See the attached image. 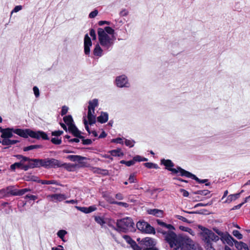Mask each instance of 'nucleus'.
<instances>
[{"instance_id": "1", "label": "nucleus", "mask_w": 250, "mask_h": 250, "mask_svg": "<svg viewBox=\"0 0 250 250\" xmlns=\"http://www.w3.org/2000/svg\"><path fill=\"white\" fill-rule=\"evenodd\" d=\"M165 240L173 250H197L193 241L184 235H177L173 231L165 233Z\"/></svg>"}, {"instance_id": "2", "label": "nucleus", "mask_w": 250, "mask_h": 250, "mask_svg": "<svg viewBox=\"0 0 250 250\" xmlns=\"http://www.w3.org/2000/svg\"><path fill=\"white\" fill-rule=\"evenodd\" d=\"M2 133L1 137L10 138L13 137V133H14L21 137L27 138L30 136L33 138L40 139L42 138L43 140H49L47 135L42 131H33L29 129H14V128H0Z\"/></svg>"}, {"instance_id": "3", "label": "nucleus", "mask_w": 250, "mask_h": 250, "mask_svg": "<svg viewBox=\"0 0 250 250\" xmlns=\"http://www.w3.org/2000/svg\"><path fill=\"white\" fill-rule=\"evenodd\" d=\"M97 33L99 43L103 48L105 51L111 50L116 40L114 30L106 26L104 28H99Z\"/></svg>"}, {"instance_id": "4", "label": "nucleus", "mask_w": 250, "mask_h": 250, "mask_svg": "<svg viewBox=\"0 0 250 250\" xmlns=\"http://www.w3.org/2000/svg\"><path fill=\"white\" fill-rule=\"evenodd\" d=\"M198 228L202 231L200 234L202 240L205 243L207 250H215L212 247L211 241L216 242L219 239V237L215 235L211 230L203 226H199Z\"/></svg>"}, {"instance_id": "5", "label": "nucleus", "mask_w": 250, "mask_h": 250, "mask_svg": "<svg viewBox=\"0 0 250 250\" xmlns=\"http://www.w3.org/2000/svg\"><path fill=\"white\" fill-rule=\"evenodd\" d=\"M116 229L119 232H126L134 230V223L130 217H125L118 220L116 223Z\"/></svg>"}, {"instance_id": "6", "label": "nucleus", "mask_w": 250, "mask_h": 250, "mask_svg": "<svg viewBox=\"0 0 250 250\" xmlns=\"http://www.w3.org/2000/svg\"><path fill=\"white\" fill-rule=\"evenodd\" d=\"M63 121L68 126V130L75 136L80 138H83L81 135V132L78 129L73 123V120L71 115L65 116L63 117Z\"/></svg>"}, {"instance_id": "7", "label": "nucleus", "mask_w": 250, "mask_h": 250, "mask_svg": "<svg viewBox=\"0 0 250 250\" xmlns=\"http://www.w3.org/2000/svg\"><path fill=\"white\" fill-rule=\"evenodd\" d=\"M137 229L142 232L146 233H155L154 229L147 222L139 221L136 224Z\"/></svg>"}, {"instance_id": "8", "label": "nucleus", "mask_w": 250, "mask_h": 250, "mask_svg": "<svg viewBox=\"0 0 250 250\" xmlns=\"http://www.w3.org/2000/svg\"><path fill=\"white\" fill-rule=\"evenodd\" d=\"M179 171L180 172V175L182 176H185L188 178H191L192 179L195 180L199 183H206L208 182V179H203L200 180L198 177H197L195 175L192 174L188 171H187L182 168H178Z\"/></svg>"}, {"instance_id": "9", "label": "nucleus", "mask_w": 250, "mask_h": 250, "mask_svg": "<svg viewBox=\"0 0 250 250\" xmlns=\"http://www.w3.org/2000/svg\"><path fill=\"white\" fill-rule=\"evenodd\" d=\"M46 197L50 202H61L66 199L67 197L64 194L58 193L46 195Z\"/></svg>"}, {"instance_id": "10", "label": "nucleus", "mask_w": 250, "mask_h": 250, "mask_svg": "<svg viewBox=\"0 0 250 250\" xmlns=\"http://www.w3.org/2000/svg\"><path fill=\"white\" fill-rule=\"evenodd\" d=\"M115 83L116 85L119 87H128L129 86L127 78L125 75H121L117 77L115 80Z\"/></svg>"}, {"instance_id": "11", "label": "nucleus", "mask_w": 250, "mask_h": 250, "mask_svg": "<svg viewBox=\"0 0 250 250\" xmlns=\"http://www.w3.org/2000/svg\"><path fill=\"white\" fill-rule=\"evenodd\" d=\"M161 163L164 166H166V168L169 171H171L172 173L177 174L179 173V175H180V172L179 171L178 168H181L180 167H178L177 168H171L174 166L173 163L170 160H162Z\"/></svg>"}, {"instance_id": "12", "label": "nucleus", "mask_w": 250, "mask_h": 250, "mask_svg": "<svg viewBox=\"0 0 250 250\" xmlns=\"http://www.w3.org/2000/svg\"><path fill=\"white\" fill-rule=\"evenodd\" d=\"M143 245L145 246V248H143L142 250H148L149 249H158L156 247H155V245L156 244V242L152 238L146 237L144 239L143 241Z\"/></svg>"}, {"instance_id": "13", "label": "nucleus", "mask_w": 250, "mask_h": 250, "mask_svg": "<svg viewBox=\"0 0 250 250\" xmlns=\"http://www.w3.org/2000/svg\"><path fill=\"white\" fill-rule=\"evenodd\" d=\"M92 46V42L90 38L87 34H86L84 38V51L86 55H89L90 52V47Z\"/></svg>"}, {"instance_id": "14", "label": "nucleus", "mask_w": 250, "mask_h": 250, "mask_svg": "<svg viewBox=\"0 0 250 250\" xmlns=\"http://www.w3.org/2000/svg\"><path fill=\"white\" fill-rule=\"evenodd\" d=\"M123 237L126 241V242L130 245V246L134 250H142V248L136 244V243L133 240L131 237L128 235H124Z\"/></svg>"}, {"instance_id": "15", "label": "nucleus", "mask_w": 250, "mask_h": 250, "mask_svg": "<svg viewBox=\"0 0 250 250\" xmlns=\"http://www.w3.org/2000/svg\"><path fill=\"white\" fill-rule=\"evenodd\" d=\"M67 159L72 162H78L81 166L84 165L83 161L86 159L85 157L80 155H68L67 156Z\"/></svg>"}, {"instance_id": "16", "label": "nucleus", "mask_w": 250, "mask_h": 250, "mask_svg": "<svg viewBox=\"0 0 250 250\" xmlns=\"http://www.w3.org/2000/svg\"><path fill=\"white\" fill-rule=\"evenodd\" d=\"M215 232L221 237L222 241H226L228 244H229V242L231 241V239H233L231 236L228 234H224L223 232L219 230L218 229H215Z\"/></svg>"}, {"instance_id": "17", "label": "nucleus", "mask_w": 250, "mask_h": 250, "mask_svg": "<svg viewBox=\"0 0 250 250\" xmlns=\"http://www.w3.org/2000/svg\"><path fill=\"white\" fill-rule=\"evenodd\" d=\"M29 162L30 168L39 167H42V159H30L27 160Z\"/></svg>"}, {"instance_id": "18", "label": "nucleus", "mask_w": 250, "mask_h": 250, "mask_svg": "<svg viewBox=\"0 0 250 250\" xmlns=\"http://www.w3.org/2000/svg\"><path fill=\"white\" fill-rule=\"evenodd\" d=\"M87 118L89 124L91 125L94 124L96 122V115L94 110L88 109L87 114Z\"/></svg>"}, {"instance_id": "19", "label": "nucleus", "mask_w": 250, "mask_h": 250, "mask_svg": "<svg viewBox=\"0 0 250 250\" xmlns=\"http://www.w3.org/2000/svg\"><path fill=\"white\" fill-rule=\"evenodd\" d=\"M18 190L16 189H14L13 187H8L6 189H3L1 190V192H3L4 194H10L14 196H18L19 194H16L18 193Z\"/></svg>"}, {"instance_id": "20", "label": "nucleus", "mask_w": 250, "mask_h": 250, "mask_svg": "<svg viewBox=\"0 0 250 250\" xmlns=\"http://www.w3.org/2000/svg\"><path fill=\"white\" fill-rule=\"evenodd\" d=\"M157 222L158 223V225H159L160 226L164 227V228H166L167 229H168L169 230L167 231H162L161 232L165 235V236H166L165 233H167L168 232V231H171V229H174V228L173 227V226L170 224H166L165 223L161 221V220H157Z\"/></svg>"}, {"instance_id": "21", "label": "nucleus", "mask_w": 250, "mask_h": 250, "mask_svg": "<svg viewBox=\"0 0 250 250\" xmlns=\"http://www.w3.org/2000/svg\"><path fill=\"white\" fill-rule=\"evenodd\" d=\"M234 242L235 246L238 250H242L244 249L245 250H248V246L247 245L241 241L238 242L234 240V239H232Z\"/></svg>"}, {"instance_id": "22", "label": "nucleus", "mask_w": 250, "mask_h": 250, "mask_svg": "<svg viewBox=\"0 0 250 250\" xmlns=\"http://www.w3.org/2000/svg\"><path fill=\"white\" fill-rule=\"evenodd\" d=\"M104 50L101 48L99 44H97L94 49L93 54L95 56L100 57L103 55Z\"/></svg>"}, {"instance_id": "23", "label": "nucleus", "mask_w": 250, "mask_h": 250, "mask_svg": "<svg viewBox=\"0 0 250 250\" xmlns=\"http://www.w3.org/2000/svg\"><path fill=\"white\" fill-rule=\"evenodd\" d=\"M149 214L154 215L156 217H162L163 214V211L158 209H150L147 210Z\"/></svg>"}, {"instance_id": "24", "label": "nucleus", "mask_w": 250, "mask_h": 250, "mask_svg": "<svg viewBox=\"0 0 250 250\" xmlns=\"http://www.w3.org/2000/svg\"><path fill=\"white\" fill-rule=\"evenodd\" d=\"M240 195V193L233 194H230L229 195L227 198V199L223 201L224 203H230L233 201H235L238 198H239Z\"/></svg>"}, {"instance_id": "25", "label": "nucleus", "mask_w": 250, "mask_h": 250, "mask_svg": "<svg viewBox=\"0 0 250 250\" xmlns=\"http://www.w3.org/2000/svg\"><path fill=\"white\" fill-rule=\"evenodd\" d=\"M49 165L50 167H59L62 166L61 162L55 159H49Z\"/></svg>"}, {"instance_id": "26", "label": "nucleus", "mask_w": 250, "mask_h": 250, "mask_svg": "<svg viewBox=\"0 0 250 250\" xmlns=\"http://www.w3.org/2000/svg\"><path fill=\"white\" fill-rule=\"evenodd\" d=\"M108 119V115L106 112H102L97 118L98 121L102 124L106 122Z\"/></svg>"}, {"instance_id": "27", "label": "nucleus", "mask_w": 250, "mask_h": 250, "mask_svg": "<svg viewBox=\"0 0 250 250\" xmlns=\"http://www.w3.org/2000/svg\"><path fill=\"white\" fill-rule=\"evenodd\" d=\"M3 140L1 141V144L4 146L12 145L19 142L17 140H12L8 138H2Z\"/></svg>"}, {"instance_id": "28", "label": "nucleus", "mask_w": 250, "mask_h": 250, "mask_svg": "<svg viewBox=\"0 0 250 250\" xmlns=\"http://www.w3.org/2000/svg\"><path fill=\"white\" fill-rule=\"evenodd\" d=\"M98 105V100L97 99H94L92 101L89 102V105L88 107V109L94 110L95 108Z\"/></svg>"}, {"instance_id": "29", "label": "nucleus", "mask_w": 250, "mask_h": 250, "mask_svg": "<svg viewBox=\"0 0 250 250\" xmlns=\"http://www.w3.org/2000/svg\"><path fill=\"white\" fill-rule=\"evenodd\" d=\"M109 152L112 156L120 157L124 155L123 153L121 151L120 149L112 150L109 151Z\"/></svg>"}, {"instance_id": "30", "label": "nucleus", "mask_w": 250, "mask_h": 250, "mask_svg": "<svg viewBox=\"0 0 250 250\" xmlns=\"http://www.w3.org/2000/svg\"><path fill=\"white\" fill-rule=\"evenodd\" d=\"M38 182L43 185H58L57 182L55 180H39Z\"/></svg>"}, {"instance_id": "31", "label": "nucleus", "mask_w": 250, "mask_h": 250, "mask_svg": "<svg viewBox=\"0 0 250 250\" xmlns=\"http://www.w3.org/2000/svg\"><path fill=\"white\" fill-rule=\"evenodd\" d=\"M67 234V231L63 229L60 230L57 232L58 236L61 238L63 242H65L64 239V236Z\"/></svg>"}, {"instance_id": "32", "label": "nucleus", "mask_w": 250, "mask_h": 250, "mask_svg": "<svg viewBox=\"0 0 250 250\" xmlns=\"http://www.w3.org/2000/svg\"><path fill=\"white\" fill-rule=\"evenodd\" d=\"M95 221L101 226H103L105 224V222L103 217L100 216H95Z\"/></svg>"}, {"instance_id": "33", "label": "nucleus", "mask_w": 250, "mask_h": 250, "mask_svg": "<svg viewBox=\"0 0 250 250\" xmlns=\"http://www.w3.org/2000/svg\"><path fill=\"white\" fill-rule=\"evenodd\" d=\"M22 167V162H19V163H15L14 164H12L10 166V168L12 170H14L16 168H21V167Z\"/></svg>"}, {"instance_id": "34", "label": "nucleus", "mask_w": 250, "mask_h": 250, "mask_svg": "<svg viewBox=\"0 0 250 250\" xmlns=\"http://www.w3.org/2000/svg\"><path fill=\"white\" fill-rule=\"evenodd\" d=\"M110 204L122 206L125 208H127L129 206L127 203L122 202L110 201Z\"/></svg>"}, {"instance_id": "35", "label": "nucleus", "mask_w": 250, "mask_h": 250, "mask_svg": "<svg viewBox=\"0 0 250 250\" xmlns=\"http://www.w3.org/2000/svg\"><path fill=\"white\" fill-rule=\"evenodd\" d=\"M145 166L148 168H155L157 169L158 166L157 164H155L152 163H146L144 164Z\"/></svg>"}, {"instance_id": "36", "label": "nucleus", "mask_w": 250, "mask_h": 250, "mask_svg": "<svg viewBox=\"0 0 250 250\" xmlns=\"http://www.w3.org/2000/svg\"><path fill=\"white\" fill-rule=\"evenodd\" d=\"M40 147V146L39 145H31L28 146L24 147L23 148V150L24 151H27L30 150H32L34 149H36Z\"/></svg>"}, {"instance_id": "37", "label": "nucleus", "mask_w": 250, "mask_h": 250, "mask_svg": "<svg viewBox=\"0 0 250 250\" xmlns=\"http://www.w3.org/2000/svg\"><path fill=\"white\" fill-rule=\"evenodd\" d=\"M49 163V158L42 159V167L45 168H50Z\"/></svg>"}, {"instance_id": "38", "label": "nucleus", "mask_w": 250, "mask_h": 250, "mask_svg": "<svg viewBox=\"0 0 250 250\" xmlns=\"http://www.w3.org/2000/svg\"><path fill=\"white\" fill-rule=\"evenodd\" d=\"M134 162L147 161V159L146 158H143L139 155H136L133 158Z\"/></svg>"}, {"instance_id": "39", "label": "nucleus", "mask_w": 250, "mask_h": 250, "mask_svg": "<svg viewBox=\"0 0 250 250\" xmlns=\"http://www.w3.org/2000/svg\"><path fill=\"white\" fill-rule=\"evenodd\" d=\"M232 234L235 237H236L237 239L239 240L242 239L243 238L242 234L237 230H234L232 231Z\"/></svg>"}, {"instance_id": "40", "label": "nucleus", "mask_w": 250, "mask_h": 250, "mask_svg": "<svg viewBox=\"0 0 250 250\" xmlns=\"http://www.w3.org/2000/svg\"><path fill=\"white\" fill-rule=\"evenodd\" d=\"M135 143V141L133 140H130L127 139H125V145L126 146H129L130 147H133Z\"/></svg>"}, {"instance_id": "41", "label": "nucleus", "mask_w": 250, "mask_h": 250, "mask_svg": "<svg viewBox=\"0 0 250 250\" xmlns=\"http://www.w3.org/2000/svg\"><path fill=\"white\" fill-rule=\"evenodd\" d=\"M16 157L18 159L21 160V162L22 163L27 161L28 160H29V158L23 156L21 155H16Z\"/></svg>"}, {"instance_id": "42", "label": "nucleus", "mask_w": 250, "mask_h": 250, "mask_svg": "<svg viewBox=\"0 0 250 250\" xmlns=\"http://www.w3.org/2000/svg\"><path fill=\"white\" fill-rule=\"evenodd\" d=\"M196 194H200L202 195H208L210 193V191L208 190H198L196 192Z\"/></svg>"}, {"instance_id": "43", "label": "nucleus", "mask_w": 250, "mask_h": 250, "mask_svg": "<svg viewBox=\"0 0 250 250\" xmlns=\"http://www.w3.org/2000/svg\"><path fill=\"white\" fill-rule=\"evenodd\" d=\"M51 142L55 145H59L62 143V140L58 137H54L52 138L51 140Z\"/></svg>"}, {"instance_id": "44", "label": "nucleus", "mask_w": 250, "mask_h": 250, "mask_svg": "<svg viewBox=\"0 0 250 250\" xmlns=\"http://www.w3.org/2000/svg\"><path fill=\"white\" fill-rule=\"evenodd\" d=\"M31 189L30 188H23L18 190V193L16 194H19V195H22L28 191H30Z\"/></svg>"}, {"instance_id": "45", "label": "nucleus", "mask_w": 250, "mask_h": 250, "mask_svg": "<svg viewBox=\"0 0 250 250\" xmlns=\"http://www.w3.org/2000/svg\"><path fill=\"white\" fill-rule=\"evenodd\" d=\"M76 208H77L79 210H80L81 211H82L83 212H84L85 213H89L88 208L80 207L76 206Z\"/></svg>"}, {"instance_id": "46", "label": "nucleus", "mask_w": 250, "mask_h": 250, "mask_svg": "<svg viewBox=\"0 0 250 250\" xmlns=\"http://www.w3.org/2000/svg\"><path fill=\"white\" fill-rule=\"evenodd\" d=\"M136 180L134 174H131L128 178V182L130 183H135Z\"/></svg>"}, {"instance_id": "47", "label": "nucleus", "mask_w": 250, "mask_h": 250, "mask_svg": "<svg viewBox=\"0 0 250 250\" xmlns=\"http://www.w3.org/2000/svg\"><path fill=\"white\" fill-rule=\"evenodd\" d=\"M112 142L115 143L117 144H123L124 141L123 139L121 138H118L116 139H114L112 140Z\"/></svg>"}, {"instance_id": "48", "label": "nucleus", "mask_w": 250, "mask_h": 250, "mask_svg": "<svg viewBox=\"0 0 250 250\" xmlns=\"http://www.w3.org/2000/svg\"><path fill=\"white\" fill-rule=\"evenodd\" d=\"M33 90L35 97L38 98L40 95V91L39 88L37 86H34Z\"/></svg>"}, {"instance_id": "49", "label": "nucleus", "mask_w": 250, "mask_h": 250, "mask_svg": "<svg viewBox=\"0 0 250 250\" xmlns=\"http://www.w3.org/2000/svg\"><path fill=\"white\" fill-rule=\"evenodd\" d=\"M250 196H249V197H246V198H245V201H244V202H243V203H241V204H239V205H237V206H236L234 207V208H233V209H238V208H240L242 207V205H243L245 203H246V202H247V201H248V199H249V198H250Z\"/></svg>"}, {"instance_id": "50", "label": "nucleus", "mask_w": 250, "mask_h": 250, "mask_svg": "<svg viewBox=\"0 0 250 250\" xmlns=\"http://www.w3.org/2000/svg\"><path fill=\"white\" fill-rule=\"evenodd\" d=\"M89 34L90 36L92 38L93 40H95L96 39V35L95 30L93 29H91L90 30Z\"/></svg>"}, {"instance_id": "51", "label": "nucleus", "mask_w": 250, "mask_h": 250, "mask_svg": "<svg viewBox=\"0 0 250 250\" xmlns=\"http://www.w3.org/2000/svg\"><path fill=\"white\" fill-rule=\"evenodd\" d=\"M98 14V11L97 10H94L93 11L91 12L89 15V17L90 18H95Z\"/></svg>"}, {"instance_id": "52", "label": "nucleus", "mask_w": 250, "mask_h": 250, "mask_svg": "<svg viewBox=\"0 0 250 250\" xmlns=\"http://www.w3.org/2000/svg\"><path fill=\"white\" fill-rule=\"evenodd\" d=\"M37 196L33 195H26L25 197V198L26 199H29L31 200H35L37 199Z\"/></svg>"}, {"instance_id": "53", "label": "nucleus", "mask_w": 250, "mask_h": 250, "mask_svg": "<svg viewBox=\"0 0 250 250\" xmlns=\"http://www.w3.org/2000/svg\"><path fill=\"white\" fill-rule=\"evenodd\" d=\"M128 12L125 9H123L120 12V15L122 17L126 16L128 15Z\"/></svg>"}, {"instance_id": "54", "label": "nucleus", "mask_w": 250, "mask_h": 250, "mask_svg": "<svg viewBox=\"0 0 250 250\" xmlns=\"http://www.w3.org/2000/svg\"><path fill=\"white\" fill-rule=\"evenodd\" d=\"M62 133H63L62 131L58 130V131H55L52 132V135L53 136H55L58 137V136L61 135Z\"/></svg>"}, {"instance_id": "55", "label": "nucleus", "mask_w": 250, "mask_h": 250, "mask_svg": "<svg viewBox=\"0 0 250 250\" xmlns=\"http://www.w3.org/2000/svg\"><path fill=\"white\" fill-rule=\"evenodd\" d=\"M22 9V6L21 5H18L15 6V7L14 8V9L11 12V14L15 12H18V11H20Z\"/></svg>"}, {"instance_id": "56", "label": "nucleus", "mask_w": 250, "mask_h": 250, "mask_svg": "<svg viewBox=\"0 0 250 250\" xmlns=\"http://www.w3.org/2000/svg\"><path fill=\"white\" fill-rule=\"evenodd\" d=\"M68 109V107L66 106H62V111H61V115L62 116H63V115L66 114V113L67 112Z\"/></svg>"}, {"instance_id": "57", "label": "nucleus", "mask_w": 250, "mask_h": 250, "mask_svg": "<svg viewBox=\"0 0 250 250\" xmlns=\"http://www.w3.org/2000/svg\"><path fill=\"white\" fill-rule=\"evenodd\" d=\"M76 165L74 164H68L67 165V168L69 170H73L76 167Z\"/></svg>"}, {"instance_id": "58", "label": "nucleus", "mask_w": 250, "mask_h": 250, "mask_svg": "<svg viewBox=\"0 0 250 250\" xmlns=\"http://www.w3.org/2000/svg\"><path fill=\"white\" fill-rule=\"evenodd\" d=\"M180 191L182 193V195L184 197H188L189 195V193L188 191L184 189H180Z\"/></svg>"}, {"instance_id": "59", "label": "nucleus", "mask_w": 250, "mask_h": 250, "mask_svg": "<svg viewBox=\"0 0 250 250\" xmlns=\"http://www.w3.org/2000/svg\"><path fill=\"white\" fill-rule=\"evenodd\" d=\"M123 32H124V34L122 36V38H119L118 40L125 39L127 38V30L126 28L124 29Z\"/></svg>"}, {"instance_id": "60", "label": "nucleus", "mask_w": 250, "mask_h": 250, "mask_svg": "<svg viewBox=\"0 0 250 250\" xmlns=\"http://www.w3.org/2000/svg\"><path fill=\"white\" fill-rule=\"evenodd\" d=\"M115 197L116 199L120 200H123L124 199V196L121 193H118L116 194L115 195Z\"/></svg>"}, {"instance_id": "61", "label": "nucleus", "mask_w": 250, "mask_h": 250, "mask_svg": "<svg viewBox=\"0 0 250 250\" xmlns=\"http://www.w3.org/2000/svg\"><path fill=\"white\" fill-rule=\"evenodd\" d=\"M134 164H135V162L133 159L130 161H126V162L125 163V165L127 167H130L131 166L133 165Z\"/></svg>"}, {"instance_id": "62", "label": "nucleus", "mask_w": 250, "mask_h": 250, "mask_svg": "<svg viewBox=\"0 0 250 250\" xmlns=\"http://www.w3.org/2000/svg\"><path fill=\"white\" fill-rule=\"evenodd\" d=\"M92 143V141L90 139H83V145H90Z\"/></svg>"}, {"instance_id": "63", "label": "nucleus", "mask_w": 250, "mask_h": 250, "mask_svg": "<svg viewBox=\"0 0 250 250\" xmlns=\"http://www.w3.org/2000/svg\"><path fill=\"white\" fill-rule=\"evenodd\" d=\"M110 23V22L109 21H99V22H98V24L99 25H100V26H102V25H103L104 24H106L107 25H109Z\"/></svg>"}, {"instance_id": "64", "label": "nucleus", "mask_w": 250, "mask_h": 250, "mask_svg": "<svg viewBox=\"0 0 250 250\" xmlns=\"http://www.w3.org/2000/svg\"><path fill=\"white\" fill-rule=\"evenodd\" d=\"M51 250H64L63 247L61 245H59L57 247H53Z\"/></svg>"}]
</instances>
